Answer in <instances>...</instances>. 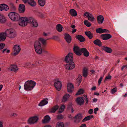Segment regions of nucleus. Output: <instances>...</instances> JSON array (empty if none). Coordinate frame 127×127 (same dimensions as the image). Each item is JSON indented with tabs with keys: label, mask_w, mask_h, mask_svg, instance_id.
<instances>
[{
	"label": "nucleus",
	"mask_w": 127,
	"mask_h": 127,
	"mask_svg": "<svg viewBox=\"0 0 127 127\" xmlns=\"http://www.w3.org/2000/svg\"><path fill=\"white\" fill-rule=\"evenodd\" d=\"M34 20V19L32 17H21L19 21V25L21 26H25L27 25L28 23L31 24Z\"/></svg>",
	"instance_id": "obj_1"
},
{
	"label": "nucleus",
	"mask_w": 127,
	"mask_h": 127,
	"mask_svg": "<svg viewBox=\"0 0 127 127\" xmlns=\"http://www.w3.org/2000/svg\"><path fill=\"white\" fill-rule=\"evenodd\" d=\"M36 84V83L35 82L32 80H28L25 83L24 88L26 91L31 90L33 89Z\"/></svg>",
	"instance_id": "obj_2"
},
{
	"label": "nucleus",
	"mask_w": 127,
	"mask_h": 127,
	"mask_svg": "<svg viewBox=\"0 0 127 127\" xmlns=\"http://www.w3.org/2000/svg\"><path fill=\"white\" fill-rule=\"evenodd\" d=\"M9 18L11 20L14 21H19V25L20 19L21 18L20 17L19 15L17 13L14 12H11L8 14Z\"/></svg>",
	"instance_id": "obj_3"
},
{
	"label": "nucleus",
	"mask_w": 127,
	"mask_h": 127,
	"mask_svg": "<svg viewBox=\"0 0 127 127\" xmlns=\"http://www.w3.org/2000/svg\"><path fill=\"white\" fill-rule=\"evenodd\" d=\"M34 47L35 51L36 52L39 54H42V50L41 48V44L39 41H36L34 44Z\"/></svg>",
	"instance_id": "obj_4"
},
{
	"label": "nucleus",
	"mask_w": 127,
	"mask_h": 127,
	"mask_svg": "<svg viewBox=\"0 0 127 127\" xmlns=\"http://www.w3.org/2000/svg\"><path fill=\"white\" fill-rule=\"evenodd\" d=\"M54 85L56 89L59 91L61 89V82L58 79H55L54 80Z\"/></svg>",
	"instance_id": "obj_5"
},
{
	"label": "nucleus",
	"mask_w": 127,
	"mask_h": 127,
	"mask_svg": "<svg viewBox=\"0 0 127 127\" xmlns=\"http://www.w3.org/2000/svg\"><path fill=\"white\" fill-rule=\"evenodd\" d=\"M64 61L68 63L73 62V54L72 53L68 54L65 57Z\"/></svg>",
	"instance_id": "obj_6"
},
{
	"label": "nucleus",
	"mask_w": 127,
	"mask_h": 127,
	"mask_svg": "<svg viewBox=\"0 0 127 127\" xmlns=\"http://www.w3.org/2000/svg\"><path fill=\"white\" fill-rule=\"evenodd\" d=\"M82 48H80L78 46L74 45L73 48V50L74 53L77 55L80 56L82 55L81 50Z\"/></svg>",
	"instance_id": "obj_7"
},
{
	"label": "nucleus",
	"mask_w": 127,
	"mask_h": 127,
	"mask_svg": "<svg viewBox=\"0 0 127 127\" xmlns=\"http://www.w3.org/2000/svg\"><path fill=\"white\" fill-rule=\"evenodd\" d=\"M13 48L14 49L13 55L15 56L18 54L21 50V48L19 45H16L14 46Z\"/></svg>",
	"instance_id": "obj_8"
},
{
	"label": "nucleus",
	"mask_w": 127,
	"mask_h": 127,
	"mask_svg": "<svg viewBox=\"0 0 127 127\" xmlns=\"http://www.w3.org/2000/svg\"><path fill=\"white\" fill-rule=\"evenodd\" d=\"M100 38L103 40H107L112 37L111 35L109 34H103L101 35Z\"/></svg>",
	"instance_id": "obj_9"
},
{
	"label": "nucleus",
	"mask_w": 127,
	"mask_h": 127,
	"mask_svg": "<svg viewBox=\"0 0 127 127\" xmlns=\"http://www.w3.org/2000/svg\"><path fill=\"white\" fill-rule=\"evenodd\" d=\"M38 119L36 116L32 117L30 118L28 120V122L29 124H34L37 121Z\"/></svg>",
	"instance_id": "obj_10"
},
{
	"label": "nucleus",
	"mask_w": 127,
	"mask_h": 127,
	"mask_svg": "<svg viewBox=\"0 0 127 127\" xmlns=\"http://www.w3.org/2000/svg\"><path fill=\"white\" fill-rule=\"evenodd\" d=\"M75 67V64L73 62L68 63L65 66L66 68L67 69L71 70L73 69Z\"/></svg>",
	"instance_id": "obj_11"
},
{
	"label": "nucleus",
	"mask_w": 127,
	"mask_h": 127,
	"mask_svg": "<svg viewBox=\"0 0 127 127\" xmlns=\"http://www.w3.org/2000/svg\"><path fill=\"white\" fill-rule=\"evenodd\" d=\"M96 32L98 33H109L110 32L108 30L104 29H102L101 28H99L96 29Z\"/></svg>",
	"instance_id": "obj_12"
},
{
	"label": "nucleus",
	"mask_w": 127,
	"mask_h": 127,
	"mask_svg": "<svg viewBox=\"0 0 127 127\" xmlns=\"http://www.w3.org/2000/svg\"><path fill=\"white\" fill-rule=\"evenodd\" d=\"M74 118L75 119L74 122L76 123H79L80 122L81 120L82 119L83 116L81 114L79 113L75 115Z\"/></svg>",
	"instance_id": "obj_13"
},
{
	"label": "nucleus",
	"mask_w": 127,
	"mask_h": 127,
	"mask_svg": "<svg viewBox=\"0 0 127 127\" xmlns=\"http://www.w3.org/2000/svg\"><path fill=\"white\" fill-rule=\"evenodd\" d=\"M83 97L77 98L76 100V101L77 105L81 106L83 105L84 103V101Z\"/></svg>",
	"instance_id": "obj_14"
},
{
	"label": "nucleus",
	"mask_w": 127,
	"mask_h": 127,
	"mask_svg": "<svg viewBox=\"0 0 127 127\" xmlns=\"http://www.w3.org/2000/svg\"><path fill=\"white\" fill-rule=\"evenodd\" d=\"M67 91L68 92L72 93L74 89V86L72 83H69L67 84Z\"/></svg>",
	"instance_id": "obj_15"
},
{
	"label": "nucleus",
	"mask_w": 127,
	"mask_h": 127,
	"mask_svg": "<svg viewBox=\"0 0 127 127\" xmlns=\"http://www.w3.org/2000/svg\"><path fill=\"white\" fill-rule=\"evenodd\" d=\"M9 9L8 6L5 4H0V10L2 11L5 10L8 11Z\"/></svg>",
	"instance_id": "obj_16"
},
{
	"label": "nucleus",
	"mask_w": 127,
	"mask_h": 127,
	"mask_svg": "<svg viewBox=\"0 0 127 127\" xmlns=\"http://www.w3.org/2000/svg\"><path fill=\"white\" fill-rule=\"evenodd\" d=\"M64 36V38L66 42L68 43H70L71 42L72 40L71 36L68 33L65 34Z\"/></svg>",
	"instance_id": "obj_17"
},
{
	"label": "nucleus",
	"mask_w": 127,
	"mask_h": 127,
	"mask_svg": "<svg viewBox=\"0 0 127 127\" xmlns=\"http://www.w3.org/2000/svg\"><path fill=\"white\" fill-rule=\"evenodd\" d=\"M81 51V53H83L84 56L88 57L89 56V53L86 48H82Z\"/></svg>",
	"instance_id": "obj_18"
},
{
	"label": "nucleus",
	"mask_w": 127,
	"mask_h": 127,
	"mask_svg": "<svg viewBox=\"0 0 127 127\" xmlns=\"http://www.w3.org/2000/svg\"><path fill=\"white\" fill-rule=\"evenodd\" d=\"M104 18L101 15H100L97 16V20L98 23L99 24H101L103 22Z\"/></svg>",
	"instance_id": "obj_19"
},
{
	"label": "nucleus",
	"mask_w": 127,
	"mask_h": 127,
	"mask_svg": "<svg viewBox=\"0 0 127 127\" xmlns=\"http://www.w3.org/2000/svg\"><path fill=\"white\" fill-rule=\"evenodd\" d=\"M75 37L81 42H83L85 41V39L82 35H76Z\"/></svg>",
	"instance_id": "obj_20"
},
{
	"label": "nucleus",
	"mask_w": 127,
	"mask_h": 127,
	"mask_svg": "<svg viewBox=\"0 0 127 127\" xmlns=\"http://www.w3.org/2000/svg\"><path fill=\"white\" fill-rule=\"evenodd\" d=\"M47 100L48 99L46 98L43 100L38 105L40 106H42L46 105L48 103Z\"/></svg>",
	"instance_id": "obj_21"
},
{
	"label": "nucleus",
	"mask_w": 127,
	"mask_h": 127,
	"mask_svg": "<svg viewBox=\"0 0 127 127\" xmlns=\"http://www.w3.org/2000/svg\"><path fill=\"white\" fill-rule=\"evenodd\" d=\"M85 34L90 39H91L93 37V34L91 33L90 31H86Z\"/></svg>",
	"instance_id": "obj_22"
},
{
	"label": "nucleus",
	"mask_w": 127,
	"mask_h": 127,
	"mask_svg": "<svg viewBox=\"0 0 127 127\" xmlns=\"http://www.w3.org/2000/svg\"><path fill=\"white\" fill-rule=\"evenodd\" d=\"M25 6L22 4H20L19 6V12L23 13L25 11Z\"/></svg>",
	"instance_id": "obj_23"
},
{
	"label": "nucleus",
	"mask_w": 127,
	"mask_h": 127,
	"mask_svg": "<svg viewBox=\"0 0 127 127\" xmlns=\"http://www.w3.org/2000/svg\"><path fill=\"white\" fill-rule=\"evenodd\" d=\"M14 29L10 28L7 29L5 31V36L6 37V36H7L8 37L9 36L11 33L13 32V31L14 30Z\"/></svg>",
	"instance_id": "obj_24"
},
{
	"label": "nucleus",
	"mask_w": 127,
	"mask_h": 127,
	"mask_svg": "<svg viewBox=\"0 0 127 127\" xmlns=\"http://www.w3.org/2000/svg\"><path fill=\"white\" fill-rule=\"evenodd\" d=\"M50 120V116L47 115L44 117V119L42 120V122L43 123H46L49 122Z\"/></svg>",
	"instance_id": "obj_25"
},
{
	"label": "nucleus",
	"mask_w": 127,
	"mask_h": 127,
	"mask_svg": "<svg viewBox=\"0 0 127 127\" xmlns=\"http://www.w3.org/2000/svg\"><path fill=\"white\" fill-rule=\"evenodd\" d=\"M59 106L57 105H56L53 107L50 110L49 112L50 113H55L58 109Z\"/></svg>",
	"instance_id": "obj_26"
},
{
	"label": "nucleus",
	"mask_w": 127,
	"mask_h": 127,
	"mask_svg": "<svg viewBox=\"0 0 127 127\" xmlns=\"http://www.w3.org/2000/svg\"><path fill=\"white\" fill-rule=\"evenodd\" d=\"M102 49L108 53H111L112 52V50L111 48L103 46H102Z\"/></svg>",
	"instance_id": "obj_27"
},
{
	"label": "nucleus",
	"mask_w": 127,
	"mask_h": 127,
	"mask_svg": "<svg viewBox=\"0 0 127 127\" xmlns=\"http://www.w3.org/2000/svg\"><path fill=\"white\" fill-rule=\"evenodd\" d=\"M10 69L11 71L16 72L18 70V68L16 65H13L11 66Z\"/></svg>",
	"instance_id": "obj_28"
},
{
	"label": "nucleus",
	"mask_w": 127,
	"mask_h": 127,
	"mask_svg": "<svg viewBox=\"0 0 127 127\" xmlns=\"http://www.w3.org/2000/svg\"><path fill=\"white\" fill-rule=\"evenodd\" d=\"M93 42L95 44L100 47L102 45L101 42L100 40L98 39H96L94 40Z\"/></svg>",
	"instance_id": "obj_29"
},
{
	"label": "nucleus",
	"mask_w": 127,
	"mask_h": 127,
	"mask_svg": "<svg viewBox=\"0 0 127 127\" xmlns=\"http://www.w3.org/2000/svg\"><path fill=\"white\" fill-rule=\"evenodd\" d=\"M70 14L73 16H76L77 15V13L76 11L73 9H71L70 10Z\"/></svg>",
	"instance_id": "obj_30"
},
{
	"label": "nucleus",
	"mask_w": 127,
	"mask_h": 127,
	"mask_svg": "<svg viewBox=\"0 0 127 127\" xmlns=\"http://www.w3.org/2000/svg\"><path fill=\"white\" fill-rule=\"evenodd\" d=\"M10 7V10L11 11H15L16 10V8L15 7L13 3H10L9 4Z\"/></svg>",
	"instance_id": "obj_31"
},
{
	"label": "nucleus",
	"mask_w": 127,
	"mask_h": 127,
	"mask_svg": "<svg viewBox=\"0 0 127 127\" xmlns=\"http://www.w3.org/2000/svg\"><path fill=\"white\" fill-rule=\"evenodd\" d=\"M17 34L16 31L14 30L13 32L11 33V34L9 35L8 37L10 38H13L16 36Z\"/></svg>",
	"instance_id": "obj_32"
},
{
	"label": "nucleus",
	"mask_w": 127,
	"mask_h": 127,
	"mask_svg": "<svg viewBox=\"0 0 127 127\" xmlns=\"http://www.w3.org/2000/svg\"><path fill=\"white\" fill-rule=\"evenodd\" d=\"M27 1L28 3L32 6H34L36 4V3L34 0H27Z\"/></svg>",
	"instance_id": "obj_33"
},
{
	"label": "nucleus",
	"mask_w": 127,
	"mask_h": 127,
	"mask_svg": "<svg viewBox=\"0 0 127 127\" xmlns=\"http://www.w3.org/2000/svg\"><path fill=\"white\" fill-rule=\"evenodd\" d=\"M39 5L41 7L45 5L46 2L45 0H38Z\"/></svg>",
	"instance_id": "obj_34"
},
{
	"label": "nucleus",
	"mask_w": 127,
	"mask_h": 127,
	"mask_svg": "<svg viewBox=\"0 0 127 127\" xmlns=\"http://www.w3.org/2000/svg\"><path fill=\"white\" fill-rule=\"evenodd\" d=\"M63 27L60 24H58L56 27V29L57 31L59 32H61L62 31Z\"/></svg>",
	"instance_id": "obj_35"
},
{
	"label": "nucleus",
	"mask_w": 127,
	"mask_h": 127,
	"mask_svg": "<svg viewBox=\"0 0 127 127\" xmlns=\"http://www.w3.org/2000/svg\"><path fill=\"white\" fill-rule=\"evenodd\" d=\"M6 37L4 33L0 34V41H4L6 39Z\"/></svg>",
	"instance_id": "obj_36"
},
{
	"label": "nucleus",
	"mask_w": 127,
	"mask_h": 127,
	"mask_svg": "<svg viewBox=\"0 0 127 127\" xmlns=\"http://www.w3.org/2000/svg\"><path fill=\"white\" fill-rule=\"evenodd\" d=\"M6 21L4 17L2 14H0V22L3 23Z\"/></svg>",
	"instance_id": "obj_37"
},
{
	"label": "nucleus",
	"mask_w": 127,
	"mask_h": 127,
	"mask_svg": "<svg viewBox=\"0 0 127 127\" xmlns=\"http://www.w3.org/2000/svg\"><path fill=\"white\" fill-rule=\"evenodd\" d=\"M88 75V69L86 68H84L83 71V76L86 77Z\"/></svg>",
	"instance_id": "obj_38"
},
{
	"label": "nucleus",
	"mask_w": 127,
	"mask_h": 127,
	"mask_svg": "<svg viewBox=\"0 0 127 127\" xmlns=\"http://www.w3.org/2000/svg\"><path fill=\"white\" fill-rule=\"evenodd\" d=\"M56 127H64V124L62 122H59L57 124Z\"/></svg>",
	"instance_id": "obj_39"
},
{
	"label": "nucleus",
	"mask_w": 127,
	"mask_h": 127,
	"mask_svg": "<svg viewBox=\"0 0 127 127\" xmlns=\"http://www.w3.org/2000/svg\"><path fill=\"white\" fill-rule=\"evenodd\" d=\"M88 20L91 22H94L95 21V18L93 15L91 14L88 18Z\"/></svg>",
	"instance_id": "obj_40"
},
{
	"label": "nucleus",
	"mask_w": 127,
	"mask_h": 127,
	"mask_svg": "<svg viewBox=\"0 0 127 127\" xmlns=\"http://www.w3.org/2000/svg\"><path fill=\"white\" fill-rule=\"evenodd\" d=\"M31 25L33 27H36L38 26V24L36 20L34 19L33 22L31 23Z\"/></svg>",
	"instance_id": "obj_41"
},
{
	"label": "nucleus",
	"mask_w": 127,
	"mask_h": 127,
	"mask_svg": "<svg viewBox=\"0 0 127 127\" xmlns=\"http://www.w3.org/2000/svg\"><path fill=\"white\" fill-rule=\"evenodd\" d=\"M82 76L80 75L78 77V78L76 79V81L77 82V83L78 84V86H79L80 84V83L82 80Z\"/></svg>",
	"instance_id": "obj_42"
},
{
	"label": "nucleus",
	"mask_w": 127,
	"mask_h": 127,
	"mask_svg": "<svg viewBox=\"0 0 127 127\" xmlns=\"http://www.w3.org/2000/svg\"><path fill=\"white\" fill-rule=\"evenodd\" d=\"M70 96H64L62 98V102H65L67 101Z\"/></svg>",
	"instance_id": "obj_43"
},
{
	"label": "nucleus",
	"mask_w": 127,
	"mask_h": 127,
	"mask_svg": "<svg viewBox=\"0 0 127 127\" xmlns=\"http://www.w3.org/2000/svg\"><path fill=\"white\" fill-rule=\"evenodd\" d=\"M84 92V90L82 89H80L78 91V92L76 93L75 95H78L82 94Z\"/></svg>",
	"instance_id": "obj_44"
},
{
	"label": "nucleus",
	"mask_w": 127,
	"mask_h": 127,
	"mask_svg": "<svg viewBox=\"0 0 127 127\" xmlns=\"http://www.w3.org/2000/svg\"><path fill=\"white\" fill-rule=\"evenodd\" d=\"M65 108V106L64 105H62L61 106L59 109L58 112L59 113H62L63 111Z\"/></svg>",
	"instance_id": "obj_45"
},
{
	"label": "nucleus",
	"mask_w": 127,
	"mask_h": 127,
	"mask_svg": "<svg viewBox=\"0 0 127 127\" xmlns=\"http://www.w3.org/2000/svg\"><path fill=\"white\" fill-rule=\"evenodd\" d=\"M46 40H45L43 38H40L39 39V41L41 42L43 45L45 46L46 45Z\"/></svg>",
	"instance_id": "obj_46"
},
{
	"label": "nucleus",
	"mask_w": 127,
	"mask_h": 127,
	"mask_svg": "<svg viewBox=\"0 0 127 127\" xmlns=\"http://www.w3.org/2000/svg\"><path fill=\"white\" fill-rule=\"evenodd\" d=\"M84 23L85 25L88 27H90L91 25V23L89 22L87 20H86L84 21Z\"/></svg>",
	"instance_id": "obj_47"
},
{
	"label": "nucleus",
	"mask_w": 127,
	"mask_h": 127,
	"mask_svg": "<svg viewBox=\"0 0 127 127\" xmlns=\"http://www.w3.org/2000/svg\"><path fill=\"white\" fill-rule=\"evenodd\" d=\"M111 76L110 74L108 75L105 77L104 81V82H105L107 80H111Z\"/></svg>",
	"instance_id": "obj_48"
},
{
	"label": "nucleus",
	"mask_w": 127,
	"mask_h": 127,
	"mask_svg": "<svg viewBox=\"0 0 127 127\" xmlns=\"http://www.w3.org/2000/svg\"><path fill=\"white\" fill-rule=\"evenodd\" d=\"M38 15L41 18H42L45 17V15L41 13H38Z\"/></svg>",
	"instance_id": "obj_49"
},
{
	"label": "nucleus",
	"mask_w": 127,
	"mask_h": 127,
	"mask_svg": "<svg viewBox=\"0 0 127 127\" xmlns=\"http://www.w3.org/2000/svg\"><path fill=\"white\" fill-rule=\"evenodd\" d=\"M90 120V116H88L85 117L82 120V121L84 122L87 120Z\"/></svg>",
	"instance_id": "obj_50"
},
{
	"label": "nucleus",
	"mask_w": 127,
	"mask_h": 127,
	"mask_svg": "<svg viewBox=\"0 0 127 127\" xmlns=\"http://www.w3.org/2000/svg\"><path fill=\"white\" fill-rule=\"evenodd\" d=\"M10 51L9 50H7L6 48L2 50L3 53H9Z\"/></svg>",
	"instance_id": "obj_51"
},
{
	"label": "nucleus",
	"mask_w": 127,
	"mask_h": 127,
	"mask_svg": "<svg viewBox=\"0 0 127 127\" xmlns=\"http://www.w3.org/2000/svg\"><path fill=\"white\" fill-rule=\"evenodd\" d=\"M117 88H115L111 90V93L113 94L117 91Z\"/></svg>",
	"instance_id": "obj_52"
},
{
	"label": "nucleus",
	"mask_w": 127,
	"mask_h": 127,
	"mask_svg": "<svg viewBox=\"0 0 127 127\" xmlns=\"http://www.w3.org/2000/svg\"><path fill=\"white\" fill-rule=\"evenodd\" d=\"M91 13H90L86 12L84 14V16H86L87 18L88 17V16H89L90 15V14H91Z\"/></svg>",
	"instance_id": "obj_53"
},
{
	"label": "nucleus",
	"mask_w": 127,
	"mask_h": 127,
	"mask_svg": "<svg viewBox=\"0 0 127 127\" xmlns=\"http://www.w3.org/2000/svg\"><path fill=\"white\" fill-rule=\"evenodd\" d=\"M5 44L3 43L0 44V49H2L4 47Z\"/></svg>",
	"instance_id": "obj_54"
},
{
	"label": "nucleus",
	"mask_w": 127,
	"mask_h": 127,
	"mask_svg": "<svg viewBox=\"0 0 127 127\" xmlns=\"http://www.w3.org/2000/svg\"><path fill=\"white\" fill-rule=\"evenodd\" d=\"M72 103H70L68 105L67 108L68 109H71L73 107H72Z\"/></svg>",
	"instance_id": "obj_55"
},
{
	"label": "nucleus",
	"mask_w": 127,
	"mask_h": 127,
	"mask_svg": "<svg viewBox=\"0 0 127 127\" xmlns=\"http://www.w3.org/2000/svg\"><path fill=\"white\" fill-rule=\"evenodd\" d=\"M59 37L58 36H52V39L55 40H57L59 39Z\"/></svg>",
	"instance_id": "obj_56"
},
{
	"label": "nucleus",
	"mask_w": 127,
	"mask_h": 127,
	"mask_svg": "<svg viewBox=\"0 0 127 127\" xmlns=\"http://www.w3.org/2000/svg\"><path fill=\"white\" fill-rule=\"evenodd\" d=\"M57 118L58 119H62L64 117L62 115H60L57 116Z\"/></svg>",
	"instance_id": "obj_57"
},
{
	"label": "nucleus",
	"mask_w": 127,
	"mask_h": 127,
	"mask_svg": "<svg viewBox=\"0 0 127 127\" xmlns=\"http://www.w3.org/2000/svg\"><path fill=\"white\" fill-rule=\"evenodd\" d=\"M103 79V77H101L98 80V83L99 85L101 83V81Z\"/></svg>",
	"instance_id": "obj_58"
},
{
	"label": "nucleus",
	"mask_w": 127,
	"mask_h": 127,
	"mask_svg": "<svg viewBox=\"0 0 127 127\" xmlns=\"http://www.w3.org/2000/svg\"><path fill=\"white\" fill-rule=\"evenodd\" d=\"M98 108H96L94 109V113L95 114H96V112L98 111Z\"/></svg>",
	"instance_id": "obj_59"
},
{
	"label": "nucleus",
	"mask_w": 127,
	"mask_h": 127,
	"mask_svg": "<svg viewBox=\"0 0 127 127\" xmlns=\"http://www.w3.org/2000/svg\"><path fill=\"white\" fill-rule=\"evenodd\" d=\"M68 117L70 119H71L72 120L73 118V117L70 114H68Z\"/></svg>",
	"instance_id": "obj_60"
},
{
	"label": "nucleus",
	"mask_w": 127,
	"mask_h": 127,
	"mask_svg": "<svg viewBox=\"0 0 127 127\" xmlns=\"http://www.w3.org/2000/svg\"><path fill=\"white\" fill-rule=\"evenodd\" d=\"M93 109H90L88 113L90 114H91L93 113Z\"/></svg>",
	"instance_id": "obj_61"
},
{
	"label": "nucleus",
	"mask_w": 127,
	"mask_h": 127,
	"mask_svg": "<svg viewBox=\"0 0 127 127\" xmlns=\"http://www.w3.org/2000/svg\"><path fill=\"white\" fill-rule=\"evenodd\" d=\"M85 97L86 99L85 100L86 103L87 104H88V100L87 97V96H85Z\"/></svg>",
	"instance_id": "obj_62"
},
{
	"label": "nucleus",
	"mask_w": 127,
	"mask_h": 127,
	"mask_svg": "<svg viewBox=\"0 0 127 127\" xmlns=\"http://www.w3.org/2000/svg\"><path fill=\"white\" fill-rule=\"evenodd\" d=\"M76 31H77L76 29H73V30H72V33H75V32H76Z\"/></svg>",
	"instance_id": "obj_63"
},
{
	"label": "nucleus",
	"mask_w": 127,
	"mask_h": 127,
	"mask_svg": "<svg viewBox=\"0 0 127 127\" xmlns=\"http://www.w3.org/2000/svg\"><path fill=\"white\" fill-rule=\"evenodd\" d=\"M96 88V87L95 86H94L92 87L91 89V90H95Z\"/></svg>",
	"instance_id": "obj_64"
}]
</instances>
